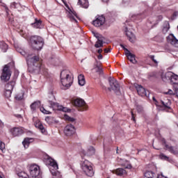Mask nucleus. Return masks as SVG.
Instances as JSON below:
<instances>
[{"mask_svg":"<svg viewBox=\"0 0 178 178\" xmlns=\"http://www.w3.org/2000/svg\"><path fill=\"white\" fill-rule=\"evenodd\" d=\"M25 58L28 65V70L31 73H35L36 74L41 73L42 65L40 63V56L33 54H28Z\"/></svg>","mask_w":178,"mask_h":178,"instance_id":"1","label":"nucleus"},{"mask_svg":"<svg viewBox=\"0 0 178 178\" xmlns=\"http://www.w3.org/2000/svg\"><path fill=\"white\" fill-rule=\"evenodd\" d=\"M60 80L62 90H67L73 84V78L70 76V72L69 70H65L60 72Z\"/></svg>","mask_w":178,"mask_h":178,"instance_id":"2","label":"nucleus"},{"mask_svg":"<svg viewBox=\"0 0 178 178\" xmlns=\"http://www.w3.org/2000/svg\"><path fill=\"white\" fill-rule=\"evenodd\" d=\"M45 163L46 165L51 166L49 170L52 176H56L58 178H62L60 172L58 171V169H59V167L58 166V163H56V161L54 160V159L51 157H47V159L45 160Z\"/></svg>","mask_w":178,"mask_h":178,"instance_id":"3","label":"nucleus"},{"mask_svg":"<svg viewBox=\"0 0 178 178\" xmlns=\"http://www.w3.org/2000/svg\"><path fill=\"white\" fill-rule=\"evenodd\" d=\"M31 43L32 48L36 49V51H41L42 47H44V39L40 36H32L31 38Z\"/></svg>","mask_w":178,"mask_h":178,"instance_id":"4","label":"nucleus"},{"mask_svg":"<svg viewBox=\"0 0 178 178\" xmlns=\"http://www.w3.org/2000/svg\"><path fill=\"white\" fill-rule=\"evenodd\" d=\"M108 83L110 86V87L108 88V91H114L117 95H122V92L120 91V86L119 85L118 80L115 79L114 78L109 77Z\"/></svg>","mask_w":178,"mask_h":178,"instance_id":"5","label":"nucleus"},{"mask_svg":"<svg viewBox=\"0 0 178 178\" xmlns=\"http://www.w3.org/2000/svg\"><path fill=\"white\" fill-rule=\"evenodd\" d=\"M81 168L86 176H88L89 177H92V176H94V170H92L91 163L88 161V160L81 161Z\"/></svg>","mask_w":178,"mask_h":178,"instance_id":"6","label":"nucleus"},{"mask_svg":"<svg viewBox=\"0 0 178 178\" xmlns=\"http://www.w3.org/2000/svg\"><path fill=\"white\" fill-rule=\"evenodd\" d=\"M16 86V81H11L8 82L4 86V97L6 98H10L12 97V91Z\"/></svg>","mask_w":178,"mask_h":178,"instance_id":"7","label":"nucleus"},{"mask_svg":"<svg viewBox=\"0 0 178 178\" xmlns=\"http://www.w3.org/2000/svg\"><path fill=\"white\" fill-rule=\"evenodd\" d=\"M73 104L74 106L78 108L79 111H81V112L87 111V109H88V106H87V104H86V102L83 99H75L73 102Z\"/></svg>","mask_w":178,"mask_h":178,"instance_id":"8","label":"nucleus"},{"mask_svg":"<svg viewBox=\"0 0 178 178\" xmlns=\"http://www.w3.org/2000/svg\"><path fill=\"white\" fill-rule=\"evenodd\" d=\"M9 65L10 64L5 65L3 69V72L1 75V79L2 80V81H8V80H10L12 73L10 72V70L9 69Z\"/></svg>","mask_w":178,"mask_h":178,"instance_id":"9","label":"nucleus"},{"mask_svg":"<svg viewBox=\"0 0 178 178\" xmlns=\"http://www.w3.org/2000/svg\"><path fill=\"white\" fill-rule=\"evenodd\" d=\"M49 108L53 109V111H61V112H70V109L67 107H65L62 105H59L58 103H55L52 101H49Z\"/></svg>","mask_w":178,"mask_h":178,"instance_id":"10","label":"nucleus"},{"mask_svg":"<svg viewBox=\"0 0 178 178\" xmlns=\"http://www.w3.org/2000/svg\"><path fill=\"white\" fill-rule=\"evenodd\" d=\"M31 177L40 178V166L33 164L29 168Z\"/></svg>","mask_w":178,"mask_h":178,"instance_id":"11","label":"nucleus"},{"mask_svg":"<svg viewBox=\"0 0 178 178\" xmlns=\"http://www.w3.org/2000/svg\"><path fill=\"white\" fill-rule=\"evenodd\" d=\"M76 133V127L74 125L70 124L64 128V134L67 137H72Z\"/></svg>","mask_w":178,"mask_h":178,"instance_id":"12","label":"nucleus"},{"mask_svg":"<svg viewBox=\"0 0 178 178\" xmlns=\"http://www.w3.org/2000/svg\"><path fill=\"white\" fill-rule=\"evenodd\" d=\"M93 26L95 27H101L105 24V17L104 15L97 16L92 22Z\"/></svg>","mask_w":178,"mask_h":178,"instance_id":"13","label":"nucleus"},{"mask_svg":"<svg viewBox=\"0 0 178 178\" xmlns=\"http://www.w3.org/2000/svg\"><path fill=\"white\" fill-rule=\"evenodd\" d=\"M134 87L138 95H140V97H147V90H145V88H144V87L137 83L134 85Z\"/></svg>","mask_w":178,"mask_h":178,"instance_id":"14","label":"nucleus"},{"mask_svg":"<svg viewBox=\"0 0 178 178\" xmlns=\"http://www.w3.org/2000/svg\"><path fill=\"white\" fill-rule=\"evenodd\" d=\"M10 132L14 137H17L23 134V129L20 127H15L10 129Z\"/></svg>","mask_w":178,"mask_h":178,"instance_id":"15","label":"nucleus"},{"mask_svg":"<svg viewBox=\"0 0 178 178\" xmlns=\"http://www.w3.org/2000/svg\"><path fill=\"white\" fill-rule=\"evenodd\" d=\"M163 143L165 144V147L169 152L171 154H173L174 155H176L178 154V149L176 147H173L172 146H170L169 145L166 144V142L165 141V139H163Z\"/></svg>","mask_w":178,"mask_h":178,"instance_id":"16","label":"nucleus"},{"mask_svg":"<svg viewBox=\"0 0 178 178\" xmlns=\"http://www.w3.org/2000/svg\"><path fill=\"white\" fill-rule=\"evenodd\" d=\"M125 33L127 37H128L129 41H130V42H134V41H136V35H134L133 32L129 31L127 29V27L125 28Z\"/></svg>","mask_w":178,"mask_h":178,"instance_id":"17","label":"nucleus"},{"mask_svg":"<svg viewBox=\"0 0 178 178\" xmlns=\"http://www.w3.org/2000/svg\"><path fill=\"white\" fill-rule=\"evenodd\" d=\"M125 55L129 60L131 62V63H134V65H136V63H137V60H136V55L131 54L130 51H127V52H125Z\"/></svg>","mask_w":178,"mask_h":178,"instance_id":"18","label":"nucleus"},{"mask_svg":"<svg viewBox=\"0 0 178 178\" xmlns=\"http://www.w3.org/2000/svg\"><path fill=\"white\" fill-rule=\"evenodd\" d=\"M170 83L175 87L178 88V75L172 72V76L170 77Z\"/></svg>","mask_w":178,"mask_h":178,"instance_id":"19","label":"nucleus"},{"mask_svg":"<svg viewBox=\"0 0 178 178\" xmlns=\"http://www.w3.org/2000/svg\"><path fill=\"white\" fill-rule=\"evenodd\" d=\"M41 105V102L40 101H36L33 103H32L30 106L31 111L32 112H35L38 108H40V106Z\"/></svg>","mask_w":178,"mask_h":178,"instance_id":"20","label":"nucleus"},{"mask_svg":"<svg viewBox=\"0 0 178 178\" xmlns=\"http://www.w3.org/2000/svg\"><path fill=\"white\" fill-rule=\"evenodd\" d=\"M34 29H42V21L41 19H35L34 23L31 24Z\"/></svg>","mask_w":178,"mask_h":178,"instance_id":"21","label":"nucleus"},{"mask_svg":"<svg viewBox=\"0 0 178 178\" xmlns=\"http://www.w3.org/2000/svg\"><path fill=\"white\" fill-rule=\"evenodd\" d=\"M113 173H115L118 176H124V175H127V172L123 168H118L117 170H113Z\"/></svg>","mask_w":178,"mask_h":178,"instance_id":"22","label":"nucleus"},{"mask_svg":"<svg viewBox=\"0 0 178 178\" xmlns=\"http://www.w3.org/2000/svg\"><path fill=\"white\" fill-rule=\"evenodd\" d=\"M172 74H173V72H168L164 75H162L161 79L163 81L166 83V81L170 80V78L172 77Z\"/></svg>","mask_w":178,"mask_h":178,"instance_id":"23","label":"nucleus"},{"mask_svg":"<svg viewBox=\"0 0 178 178\" xmlns=\"http://www.w3.org/2000/svg\"><path fill=\"white\" fill-rule=\"evenodd\" d=\"M78 5H79L81 8H84L85 9H87V8L90 6L88 0H79Z\"/></svg>","mask_w":178,"mask_h":178,"instance_id":"24","label":"nucleus"},{"mask_svg":"<svg viewBox=\"0 0 178 178\" xmlns=\"http://www.w3.org/2000/svg\"><path fill=\"white\" fill-rule=\"evenodd\" d=\"M163 106L164 108H165V109H170V105H172V102L170 101V99H165V100H161V101Z\"/></svg>","mask_w":178,"mask_h":178,"instance_id":"25","label":"nucleus"},{"mask_svg":"<svg viewBox=\"0 0 178 178\" xmlns=\"http://www.w3.org/2000/svg\"><path fill=\"white\" fill-rule=\"evenodd\" d=\"M169 42L175 47V48H178V40L175 37V35H172V38L170 39Z\"/></svg>","mask_w":178,"mask_h":178,"instance_id":"26","label":"nucleus"},{"mask_svg":"<svg viewBox=\"0 0 178 178\" xmlns=\"http://www.w3.org/2000/svg\"><path fill=\"white\" fill-rule=\"evenodd\" d=\"M69 17L71 21L74 22L75 23H77V19H76L75 17H76V19H79V17H77V13H76V12L71 11L69 14Z\"/></svg>","mask_w":178,"mask_h":178,"instance_id":"27","label":"nucleus"},{"mask_svg":"<svg viewBox=\"0 0 178 178\" xmlns=\"http://www.w3.org/2000/svg\"><path fill=\"white\" fill-rule=\"evenodd\" d=\"M33 142V138H26L24 141L22 142V145H24V148H29L30 143Z\"/></svg>","mask_w":178,"mask_h":178,"instance_id":"28","label":"nucleus"},{"mask_svg":"<svg viewBox=\"0 0 178 178\" xmlns=\"http://www.w3.org/2000/svg\"><path fill=\"white\" fill-rule=\"evenodd\" d=\"M105 40V38H99L97 41L96 42L95 47V48H102L104 47V40Z\"/></svg>","mask_w":178,"mask_h":178,"instance_id":"29","label":"nucleus"},{"mask_svg":"<svg viewBox=\"0 0 178 178\" xmlns=\"http://www.w3.org/2000/svg\"><path fill=\"white\" fill-rule=\"evenodd\" d=\"M170 29V25L169 24V22L165 21L163 26V33L166 34L169 29Z\"/></svg>","mask_w":178,"mask_h":178,"instance_id":"30","label":"nucleus"},{"mask_svg":"<svg viewBox=\"0 0 178 178\" xmlns=\"http://www.w3.org/2000/svg\"><path fill=\"white\" fill-rule=\"evenodd\" d=\"M78 81H79V86H84L86 84V79L84 78V75L83 74H80L78 76Z\"/></svg>","mask_w":178,"mask_h":178,"instance_id":"31","label":"nucleus"},{"mask_svg":"<svg viewBox=\"0 0 178 178\" xmlns=\"http://www.w3.org/2000/svg\"><path fill=\"white\" fill-rule=\"evenodd\" d=\"M144 176V178H155L156 175L152 171H146Z\"/></svg>","mask_w":178,"mask_h":178,"instance_id":"32","label":"nucleus"},{"mask_svg":"<svg viewBox=\"0 0 178 178\" xmlns=\"http://www.w3.org/2000/svg\"><path fill=\"white\" fill-rule=\"evenodd\" d=\"M122 163H121L122 166H124L125 169H131V164L127 160H122Z\"/></svg>","mask_w":178,"mask_h":178,"instance_id":"33","label":"nucleus"},{"mask_svg":"<svg viewBox=\"0 0 178 178\" xmlns=\"http://www.w3.org/2000/svg\"><path fill=\"white\" fill-rule=\"evenodd\" d=\"M95 154V149L94 148V147L90 146L88 148L87 155H88L89 156H91L92 155H94Z\"/></svg>","mask_w":178,"mask_h":178,"instance_id":"34","label":"nucleus"},{"mask_svg":"<svg viewBox=\"0 0 178 178\" xmlns=\"http://www.w3.org/2000/svg\"><path fill=\"white\" fill-rule=\"evenodd\" d=\"M94 70H95L96 73H98V74H104V70H102V67L98 65H95Z\"/></svg>","mask_w":178,"mask_h":178,"instance_id":"35","label":"nucleus"},{"mask_svg":"<svg viewBox=\"0 0 178 178\" xmlns=\"http://www.w3.org/2000/svg\"><path fill=\"white\" fill-rule=\"evenodd\" d=\"M11 8L13 9H17L18 10H20L22 9V5L19 3L13 2L11 3Z\"/></svg>","mask_w":178,"mask_h":178,"instance_id":"36","label":"nucleus"},{"mask_svg":"<svg viewBox=\"0 0 178 178\" xmlns=\"http://www.w3.org/2000/svg\"><path fill=\"white\" fill-rule=\"evenodd\" d=\"M0 48L3 52H6L8 51V44L3 42L0 43Z\"/></svg>","mask_w":178,"mask_h":178,"instance_id":"37","label":"nucleus"},{"mask_svg":"<svg viewBox=\"0 0 178 178\" xmlns=\"http://www.w3.org/2000/svg\"><path fill=\"white\" fill-rule=\"evenodd\" d=\"M159 158L163 161H168V162H170V159L168 156L165 155L164 154H161L159 155Z\"/></svg>","mask_w":178,"mask_h":178,"instance_id":"38","label":"nucleus"},{"mask_svg":"<svg viewBox=\"0 0 178 178\" xmlns=\"http://www.w3.org/2000/svg\"><path fill=\"white\" fill-rule=\"evenodd\" d=\"M17 175L19 178H30L29 175L24 172H19Z\"/></svg>","mask_w":178,"mask_h":178,"instance_id":"39","label":"nucleus"},{"mask_svg":"<svg viewBox=\"0 0 178 178\" xmlns=\"http://www.w3.org/2000/svg\"><path fill=\"white\" fill-rule=\"evenodd\" d=\"M64 119L68 122H72V123H73V122H76V120L74 118H72L67 115H64Z\"/></svg>","mask_w":178,"mask_h":178,"instance_id":"40","label":"nucleus"},{"mask_svg":"<svg viewBox=\"0 0 178 178\" xmlns=\"http://www.w3.org/2000/svg\"><path fill=\"white\" fill-rule=\"evenodd\" d=\"M17 51L19 52V54H20L21 55H22V56H24V58H26V56H27L28 54L26 53V51L20 48H17Z\"/></svg>","mask_w":178,"mask_h":178,"instance_id":"41","label":"nucleus"},{"mask_svg":"<svg viewBox=\"0 0 178 178\" xmlns=\"http://www.w3.org/2000/svg\"><path fill=\"white\" fill-rule=\"evenodd\" d=\"M24 93H19L15 96V99H17V101H22L24 98Z\"/></svg>","mask_w":178,"mask_h":178,"instance_id":"42","label":"nucleus"},{"mask_svg":"<svg viewBox=\"0 0 178 178\" xmlns=\"http://www.w3.org/2000/svg\"><path fill=\"white\" fill-rule=\"evenodd\" d=\"M149 58L151 59V60H152V62H154L155 65H156V66H158V60L155 59V56L151 55L149 56Z\"/></svg>","mask_w":178,"mask_h":178,"instance_id":"43","label":"nucleus"},{"mask_svg":"<svg viewBox=\"0 0 178 178\" xmlns=\"http://www.w3.org/2000/svg\"><path fill=\"white\" fill-rule=\"evenodd\" d=\"M40 109L42 112V113H44L45 115H49V113H51V111H47L44 107H41Z\"/></svg>","mask_w":178,"mask_h":178,"instance_id":"44","label":"nucleus"},{"mask_svg":"<svg viewBox=\"0 0 178 178\" xmlns=\"http://www.w3.org/2000/svg\"><path fill=\"white\" fill-rule=\"evenodd\" d=\"M45 121H46L47 123H48L49 124H51V123H52V118H51V117H46V118H45Z\"/></svg>","mask_w":178,"mask_h":178,"instance_id":"45","label":"nucleus"},{"mask_svg":"<svg viewBox=\"0 0 178 178\" xmlns=\"http://www.w3.org/2000/svg\"><path fill=\"white\" fill-rule=\"evenodd\" d=\"M0 149L1 151H2V152H3L5 149V143H3V142L0 143Z\"/></svg>","mask_w":178,"mask_h":178,"instance_id":"46","label":"nucleus"},{"mask_svg":"<svg viewBox=\"0 0 178 178\" xmlns=\"http://www.w3.org/2000/svg\"><path fill=\"white\" fill-rule=\"evenodd\" d=\"M42 125V123H41V122H40V121L36 122L35 123V127H37V129H39L40 127H41Z\"/></svg>","mask_w":178,"mask_h":178,"instance_id":"47","label":"nucleus"},{"mask_svg":"<svg viewBox=\"0 0 178 178\" xmlns=\"http://www.w3.org/2000/svg\"><path fill=\"white\" fill-rule=\"evenodd\" d=\"M39 130H40L41 133H42V134L45 133V131H46L45 127H44V125H42V124L39 128Z\"/></svg>","mask_w":178,"mask_h":178,"instance_id":"48","label":"nucleus"},{"mask_svg":"<svg viewBox=\"0 0 178 178\" xmlns=\"http://www.w3.org/2000/svg\"><path fill=\"white\" fill-rule=\"evenodd\" d=\"M136 109L138 113H141V112H143V106H137Z\"/></svg>","mask_w":178,"mask_h":178,"instance_id":"49","label":"nucleus"},{"mask_svg":"<svg viewBox=\"0 0 178 178\" xmlns=\"http://www.w3.org/2000/svg\"><path fill=\"white\" fill-rule=\"evenodd\" d=\"M95 37L97 40H99V38H104L102 35H99V33H95Z\"/></svg>","mask_w":178,"mask_h":178,"instance_id":"50","label":"nucleus"},{"mask_svg":"<svg viewBox=\"0 0 178 178\" xmlns=\"http://www.w3.org/2000/svg\"><path fill=\"white\" fill-rule=\"evenodd\" d=\"M156 178H168L165 176H163V175L161 174V175H158Z\"/></svg>","mask_w":178,"mask_h":178,"instance_id":"51","label":"nucleus"},{"mask_svg":"<svg viewBox=\"0 0 178 178\" xmlns=\"http://www.w3.org/2000/svg\"><path fill=\"white\" fill-rule=\"evenodd\" d=\"M177 16H178V12L176 11V12H175V13H173V17H174V19H175L176 17H177Z\"/></svg>","mask_w":178,"mask_h":178,"instance_id":"52","label":"nucleus"},{"mask_svg":"<svg viewBox=\"0 0 178 178\" xmlns=\"http://www.w3.org/2000/svg\"><path fill=\"white\" fill-rule=\"evenodd\" d=\"M131 120H134V122H136V118H134V113L131 112Z\"/></svg>","mask_w":178,"mask_h":178,"instance_id":"53","label":"nucleus"},{"mask_svg":"<svg viewBox=\"0 0 178 178\" xmlns=\"http://www.w3.org/2000/svg\"><path fill=\"white\" fill-rule=\"evenodd\" d=\"M105 54H108V52H111V49H104Z\"/></svg>","mask_w":178,"mask_h":178,"instance_id":"54","label":"nucleus"},{"mask_svg":"<svg viewBox=\"0 0 178 178\" xmlns=\"http://www.w3.org/2000/svg\"><path fill=\"white\" fill-rule=\"evenodd\" d=\"M120 47H122V49L126 51V52H127V51H129V49H127L126 47H124V46L123 44H120Z\"/></svg>","mask_w":178,"mask_h":178,"instance_id":"55","label":"nucleus"},{"mask_svg":"<svg viewBox=\"0 0 178 178\" xmlns=\"http://www.w3.org/2000/svg\"><path fill=\"white\" fill-rule=\"evenodd\" d=\"M98 59L101 60L102 59L103 56L102 54H99V56H97Z\"/></svg>","mask_w":178,"mask_h":178,"instance_id":"56","label":"nucleus"},{"mask_svg":"<svg viewBox=\"0 0 178 178\" xmlns=\"http://www.w3.org/2000/svg\"><path fill=\"white\" fill-rule=\"evenodd\" d=\"M97 52H98L99 54H101L102 53V49H99L97 50Z\"/></svg>","mask_w":178,"mask_h":178,"instance_id":"57","label":"nucleus"},{"mask_svg":"<svg viewBox=\"0 0 178 178\" xmlns=\"http://www.w3.org/2000/svg\"><path fill=\"white\" fill-rule=\"evenodd\" d=\"M6 12L7 15H9V9L8 8H6Z\"/></svg>","mask_w":178,"mask_h":178,"instance_id":"58","label":"nucleus"},{"mask_svg":"<svg viewBox=\"0 0 178 178\" xmlns=\"http://www.w3.org/2000/svg\"><path fill=\"white\" fill-rule=\"evenodd\" d=\"M3 126V122L0 120V127H2Z\"/></svg>","mask_w":178,"mask_h":178,"instance_id":"59","label":"nucleus"},{"mask_svg":"<svg viewBox=\"0 0 178 178\" xmlns=\"http://www.w3.org/2000/svg\"><path fill=\"white\" fill-rule=\"evenodd\" d=\"M153 101H154V102H156V99H155V97H153Z\"/></svg>","mask_w":178,"mask_h":178,"instance_id":"60","label":"nucleus"},{"mask_svg":"<svg viewBox=\"0 0 178 178\" xmlns=\"http://www.w3.org/2000/svg\"><path fill=\"white\" fill-rule=\"evenodd\" d=\"M127 5H129V3H124V6H127Z\"/></svg>","mask_w":178,"mask_h":178,"instance_id":"61","label":"nucleus"},{"mask_svg":"<svg viewBox=\"0 0 178 178\" xmlns=\"http://www.w3.org/2000/svg\"><path fill=\"white\" fill-rule=\"evenodd\" d=\"M103 2H108L109 0H102Z\"/></svg>","mask_w":178,"mask_h":178,"instance_id":"62","label":"nucleus"},{"mask_svg":"<svg viewBox=\"0 0 178 178\" xmlns=\"http://www.w3.org/2000/svg\"><path fill=\"white\" fill-rule=\"evenodd\" d=\"M136 17V15H132V19H134Z\"/></svg>","mask_w":178,"mask_h":178,"instance_id":"63","label":"nucleus"},{"mask_svg":"<svg viewBox=\"0 0 178 178\" xmlns=\"http://www.w3.org/2000/svg\"><path fill=\"white\" fill-rule=\"evenodd\" d=\"M53 178H58V177H56V176H53Z\"/></svg>","mask_w":178,"mask_h":178,"instance_id":"64","label":"nucleus"}]
</instances>
